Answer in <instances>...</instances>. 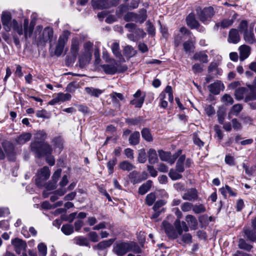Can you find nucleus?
I'll return each mask as SVG.
<instances>
[{
    "label": "nucleus",
    "instance_id": "nucleus-32",
    "mask_svg": "<svg viewBox=\"0 0 256 256\" xmlns=\"http://www.w3.org/2000/svg\"><path fill=\"white\" fill-rule=\"evenodd\" d=\"M140 134L138 132H134L129 138V142L132 145H136L139 143Z\"/></svg>",
    "mask_w": 256,
    "mask_h": 256
},
{
    "label": "nucleus",
    "instance_id": "nucleus-41",
    "mask_svg": "<svg viewBox=\"0 0 256 256\" xmlns=\"http://www.w3.org/2000/svg\"><path fill=\"white\" fill-rule=\"evenodd\" d=\"M114 240V239H110L108 240L102 241L97 244L96 247L98 248L100 250L106 248L110 246L112 244Z\"/></svg>",
    "mask_w": 256,
    "mask_h": 256
},
{
    "label": "nucleus",
    "instance_id": "nucleus-13",
    "mask_svg": "<svg viewBox=\"0 0 256 256\" xmlns=\"http://www.w3.org/2000/svg\"><path fill=\"white\" fill-rule=\"evenodd\" d=\"M12 244L14 247L16 252L18 254L25 250L26 244L21 239L16 238L12 240Z\"/></svg>",
    "mask_w": 256,
    "mask_h": 256
},
{
    "label": "nucleus",
    "instance_id": "nucleus-43",
    "mask_svg": "<svg viewBox=\"0 0 256 256\" xmlns=\"http://www.w3.org/2000/svg\"><path fill=\"white\" fill-rule=\"evenodd\" d=\"M142 138L147 142H152L153 140L150 130L148 128H144L142 130Z\"/></svg>",
    "mask_w": 256,
    "mask_h": 256
},
{
    "label": "nucleus",
    "instance_id": "nucleus-26",
    "mask_svg": "<svg viewBox=\"0 0 256 256\" xmlns=\"http://www.w3.org/2000/svg\"><path fill=\"white\" fill-rule=\"evenodd\" d=\"M237 14H234L232 16V18L230 19H224L220 23H218L216 24L217 26H220L222 28H226L228 26H231L234 22V20L236 18Z\"/></svg>",
    "mask_w": 256,
    "mask_h": 256
},
{
    "label": "nucleus",
    "instance_id": "nucleus-21",
    "mask_svg": "<svg viewBox=\"0 0 256 256\" xmlns=\"http://www.w3.org/2000/svg\"><path fill=\"white\" fill-rule=\"evenodd\" d=\"M244 38L246 42L249 44L254 42L255 40L252 27L250 30H248L244 32Z\"/></svg>",
    "mask_w": 256,
    "mask_h": 256
},
{
    "label": "nucleus",
    "instance_id": "nucleus-33",
    "mask_svg": "<svg viewBox=\"0 0 256 256\" xmlns=\"http://www.w3.org/2000/svg\"><path fill=\"white\" fill-rule=\"evenodd\" d=\"M32 137V134L30 133H25L20 135L16 139V142L20 144H23L28 141Z\"/></svg>",
    "mask_w": 256,
    "mask_h": 256
},
{
    "label": "nucleus",
    "instance_id": "nucleus-24",
    "mask_svg": "<svg viewBox=\"0 0 256 256\" xmlns=\"http://www.w3.org/2000/svg\"><path fill=\"white\" fill-rule=\"evenodd\" d=\"M248 87L250 90V92L245 98L244 100L246 102L256 100V86L248 85Z\"/></svg>",
    "mask_w": 256,
    "mask_h": 256
},
{
    "label": "nucleus",
    "instance_id": "nucleus-5",
    "mask_svg": "<svg viewBox=\"0 0 256 256\" xmlns=\"http://www.w3.org/2000/svg\"><path fill=\"white\" fill-rule=\"evenodd\" d=\"M174 211L175 214L178 218L174 222V226L177 230L178 234L181 235L183 232H188L189 228L186 225L185 222L182 221L180 222V218L182 217V213L180 210L178 208H176L174 209Z\"/></svg>",
    "mask_w": 256,
    "mask_h": 256
},
{
    "label": "nucleus",
    "instance_id": "nucleus-38",
    "mask_svg": "<svg viewBox=\"0 0 256 256\" xmlns=\"http://www.w3.org/2000/svg\"><path fill=\"white\" fill-rule=\"evenodd\" d=\"M92 60V57L88 58L87 56L81 55L79 58V65L82 68H84L88 66Z\"/></svg>",
    "mask_w": 256,
    "mask_h": 256
},
{
    "label": "nucleus",
    "instance_id": "nucleus-56",
    "mask_svg": "<svg viewBox=\"0 0 256 256\" xmlns=\"http://www.w3.org/2000/svg\"><path fill=\"white\" fill-rule=\"evenodd\" d=\"M181 236L182 241L186 244H191L192 242V236L189 233L182 234Z\"/></svg>",
    "mask_w": 256,
    "mask_h": 256
},
{
    "label": "nucleus",
    "instance_id": "nucleus-19",
    "mask_svg": "<svg viewBox=\"0 0 256 256\" xmlns=\"http://www.w3.org/2000/svg\"><path fill=\"white\" fill-rule=\"evenodd\" d=\"M239 51L240 54V59L241 61H243L249 56L250 48L248 46L244 44L239 48Z\"/></svg>",
    "mask_w": 256,
    "mask_h": 256
},
{
    "label": "nucleus",
    "instance_id": "nucleus-39",
    "mask_svg": "<svg viewBox=\"0 0 256 256\" xmlns=\"http://www.w3.org/2000/svg\"><path fill=\"white\" fill-rule=\"evenodd\" d=\"M52 142L55 148H58L61 150L63 148V140L60 136H56L54 138L52 139Z\"/></svg>",
    "mask_w": 256,
    "mask_h": 256
},
{
    "label": "nucleus",
    "instance_id": "nucleus-23",
    "mask_svg": "<svg viewBox=\"0 0 256 256\" xmlns=\"http://www.w3.org/2000/svg\"><path fill=\"white\" fill-rule=\"evenodd\" d=\"M193 59L203 63H208V56L204 52L195 53L193 56Z\"/></svg>",
    "mask_w": 256,
    "mask_h": 256
},
{
    "label": "nucleus",
    "instance_id": "nucleus-12",
    "mask_svg": "<svg viewBox=\"0 0 256 256\" xmlns=\"http://www.w3.org/2000/svg\"><path fill=\"white\" fill-rule=\"evenodd\" d=\"M23 26V34H24V38L26 40L28 38H30L32 34L34 23L33 22H31L29 24L28 20V19H24Z\"/></svg>",
    "mask_w": 256,
    "mask_h": 256
},
{
    "label": "nucleus",
    "instance_id": "nucleus-20",
    "mask_svg": "<svg viewBox=\"0 0 256 256\" xmlns=\"http://www.w3.org/2000/svg\"><path fill=\"white\" fill-rule=\"evenodd\" d=\"M84 91L89 96L94 97H98L103 92V90L92 87H86Z\"/></svg>",
    "mask_w": 256,
    "mask_h": 256
},
{
    "label": "nucleus",
    "instance_id": "nucleus-2",
    "mask_svg": "<svg viewBox=\"0 0 256 256\" xmlns=\"http://www.w3.org/2000/svg\"><path fill=\"white\" fill-rule=\"evenodd\" d=\"M34 36L35 41L39 45L44 46L48 42L51 44L54 38V30L50 27H46L42 30V26H36Z\"/></svg>",
    "mask_w": 256,
    "mask_h": 256
},
{
    "label": "nucleus",
    "instance_id": "nucleus-57",
    "mask_svg": "<svg viewBox=\"0 0 256 256\" xmlns=\"http://www.w3.org/2000/svg\"><path fill=\"white\" fill-rule=\"evenodd\" d=\"M112 101L118 102V100H124V97L121 93L113 92L110 94Z\"/></svg>",
    "mask_w": 256,
    "mask_h": 256
},
{
    "label": "nucleus",
    "instance_id": "nucleus-61",
    "mask_svg": "<svg viewBox=\"0 0 256 256\" xmlns=\"http://www.w3.org/2000/svg\"><path fill=\"white\" fill-rule=\"evenodd\" d=\"M136 18V15L133 12H128L124 16V20L126 22L135 20Z\"/></svg>",
    "mask_w": 256,
    "mask_h": 256
},
{
    "label": "nucleus",
    "instance_id": "nucleus-36",
    "mask_svg": "<svg viewBox=\"0 0 256 256\" xmlns=\"http://www.w3.org/2000/svg\"><path fill=\"white\" fill-rule=\"evenodd\" d=\"M183 46L184 51L186 52H190L192 50L194 46L192 36H190L188 40L183 44Z\"/></svg>",
    "mask_w": 256,
    "mask_h": 256
},
{
    "label": "nucleus",
    "instance_id": "nucleus-35",
    "mask_svg": "<svg viewBox=\"0 0 256 256\" xmlns=\"http://www.w3.org/2000/svg\"><path fill=\"white\" fill-rule=\"evenodd\" d=\"M242 107L240 104H236L232 106L228 114V118H230L231 114L237 116L242 110Z\"/></svg>",
    "mask_w": 256,
    "mask_h": 256
},
{
    "label": "nucleus",
    "instance_id": "nucleus-52",
    "mask_svg": "<svg viewBox=\"0 0 256 256\" xmlns=\"http://www.w3.org/2000/svg\"><path fill=\"white\" fill-rule=\"evenodd\" d=\"M138 161L140 163H144L146 160V156L145 150L140 149L138 150Z\"/></svg>",
    "mask_w": 256,
    "mask_h": 256
},
{
    "label": "nucleus",
    "instance_id": "nucleus-18",
    "mask_svg": "<svg viewBox=\"0 0 256 256\" xmlns=\"http://www.w3.org/2000/svg\"><path fill=\"white\" fill-rule=\"evenodd\" d=\"M187 24L191 28H198L200 24L198 20H196L194 15L192 14H190L186 18Z\"/></svg>",
    "mask_w": 256,
    "mask_h": 256
},
{
    "label": "nucleus",
    "instance_id": "nucleus-27",
    "mask_svg": "<svg viewBox=\"0 0 256 256\" xmlns=\"http://www.w3.org/2000/svg\"><path fill=\"white\" fill-rule=\"evenodd\" d=\"M93 46V43L88 42L84 45V52L82 55L87 56L88 58L92 57V48Z\"/></svg>",
    "mask_w": 256,
    "mask_h": 256
},
{
    "label": "nucleus",
    "instance_id": "nucleus-8",
    "mask_svg": "<svg viewBox=\"0 0 256 256\" xmlns=\"http://www.w3.org/2000/svg\"><path fill=\"white\" fill-rule=\"evenodd\" d=\"M50 172L48 166H44L38 172L35 182L38 186H42L44 182L46 180L50 177Z\"/></svg>",
    "mask_w": 256,
    "mask_h": 256
},
{
    "label": "nucleus",
    "instance_id": "nucleus-58",
    "mask_svg": "<svg viewBox=\"0 0 256 256\" xmlns=\"http://www.w3.org/2000/svg\"><path fill=\"white\" fill-rule=\"evenodd\" d=\"M222 100L226 104H232L234 102L232 98L228 94H224L222 98Z\"/></svg>",
    "mask_w": 256,
    "mask_h": 256
},
{
    "label": "nucleus",
    "instance_id": "nucleus-29",
    "mask_svg": "<svg viewBox=\"0 0 256 256\" xmlns=\"http://www.w3.org/2000/svg\"><path fill=\"white\" fill-rule=\"evenodd\" d=\"M148 162L150 164H154L158 161V156L156 151L150 148L148 151Z\"/></svg>",
    "mask_w": 256,
    "mask_h": 256
},
{
    "label": "nucleus",
    "instance_id": "nucleus-30",
    "mask_svg": "<svg viewBox=\"0 0 256 256\" xmlns=\"http://www.w3.org/2000/svg\"><path fill=\"white\" fill-rule=\"evenodd\" d=\"M36 141L42 142L47 138V134L44 130H40L36 132L34 136Z\"/></svg>",
    "mask_w": 256,
    "mask_h": 256
},
{
    "label": "nucleus",
    "instance_id": "nucleus-49",
    "mask_svg": "<svg viewBox=\"0 0 256 256\" xmlns=\"http://www.w3.org/2000/svg\"><path fill=\"white\" fill-rule=\"evenodd\" d=\"M156 200V196L154 193L151 192L148 194L146 198V202L149 206H152Z\"/></svg>",
    "mask_w": 256,
    "mask_h": 256
},
{
    "label": "nucleus",
    "instance_id": "nucleus-47",
    "mask_svg": "<svg viewBox=\"0 0 256 256\" xmlns=\"http://www.w3.org/2000/svg\"><path fill=\"white\" fill-rule=\"evenodd\" d=\"M61 230L65 234L70 235L74 232V227L72 225L66 224L62 226Z\"/></svg>",
    "mask_w": 256,
    "mask_h": 256
},
{
    "label": "nucleus",
    "instance_id": "nucleus-54",
    "mask_svg": "<svg viewBox=\"0 0 256 256\" xmlns=\"http://www.w3.org/2000/svg\"><path fill=\"white\" fill-rule=\"evenodd\" d=\"M129 252L132 251L136 254H140L142 252L141 249L139 246L134 242H129Z\"/></svg>",
    "mask_w": 256,
    "mask_h": 256
},
{
    "label": "nucleus",
    "instance_id": "nucleus-60",
    "mask_svg": "<svg viewBox=\"0 0 256 256\" xmlns=\"http://www.w3.org/2000/svg\"><path fill=\"white\" fill-rule=\"evenodd\" d=\"M116 159L114 158L110 160L108 162L107 164V166L109 170L110 174H112L113 172L114 168V166L116 164Z\"/></svg>",
    "mask_w": 256,
    "mask_h": 256
},
{
    "label": "nucleus",
    "instance_id": "nucleus-14",
    "mask_svg": "<svg viewBox=\"0 0 256 256\" xmlns=\"http://www.w3.org/2000/svg\"><path fill=\"white\" fill-rule=\"evenodd\" d=\"M224 85L220 81L217 80L208 86L210 92L214 94H218L221 90H224Z\"/></svg>",
    "mask_w": 256,
    "mask_h": 256
},
{
    "label": "nucleus",
    "instance_id": "nucleus-28",
    "mask_svg": "<svg viewBox=\"0 0 256 256\" xmlns=\"http://www.w3.org/2000/svg\"><path fill=\"white\" fill-rule=\"evenodd\" d=\"M246 88L244 87L238 88L235 90V98L238 100H241L244 98V95L247 92Z\"/></svg>",
    "mask_w": 256,
    "mask_h": 256
},
{
    "label": "nucleus",
    "instance_id": "nucleus-3",
    "mask_svg": "<svg viewBox=\"0 0 256 256\" xmlns=\"http://www.w3.org/2000/svg\"><path fill=\"white\" fill-rule=\"evenodd\" d=\"M31 150L38 157L42 155H48L52 154V148L48 144L44 142L34 141L31 143Z\"/></svg>",
    "mask_w": 256,
    "mask_h": 256
},
{
    "label": "nucleus",
    "instance_id": "nucleus-64",
    "mask_svg": "<svg viewBox=\"0 0 256 256\" xmlns=\"http://www.w3.org/2000/svg\"><path fill=\"white\" fill-rule=\"evenodd\" d=\"M102 58L106 62L115 63V60L111 58L109 54L106 51H104L102 52Z\"/></svg>",
    "mask_w": 256,
    "mask_h": 256
},
{
    "label": "nucleus",
    "instance_id": "nucleus-34",
    "mask_svg": "<svg viewBox=\"0 0 256 256\" xmlns=\"http://www.w3.org/2000/svg\"><path fill=\"white\" fill-rule=\"evenodd\" d=\"M152 185V182L150 180L147 181L146 183L142 185L138 189L140 194L143 195L146 193L150 188Z\"/></svg>",
    "mask_w": 256,
    "mask_h": 256
},
{
    "label": "nucleus",
    "instance_id": "nucleus-37",
    "mask_svg": "<svg viewBox=\"0 0 256 256\" xmlns=\"http://www.w3.org/2000/svg\"><path fill=\"white\" fill-rule=\"evenodd\" d=\"M92 3L94 8H96L103 9L108 8L106 1L104 0H92Z\"/></svg>",
    "mask_w": 256,
    "mask_h": 256
},
{
    "label": "nucleus",
    "instance_id": "nucleus-50",
    "mask_svg": "<svg viewBox=\"0 0 256 256\" xmlns=\"http://www.w3.org/2000/svg\"><path fill=\"white\" fill-rule=\"evenodd\" d=\"M56 96L58 102H64L66 100H69L71 98V95L68 93H58Z\"/></svg>",
    "mask_w": 256,
    "mask_h": 256
},
{
    "label": "nucleus",
    "instance_id": "nucleus-45",
    "mask_svg": "<svg viewBox=\"0 0 256 256\" xmlns=\"http://www.w3.org/2000/svg\"><path fill=\"white\" fill-rule=\"evenodd\" d=\"M238 248L247 251H250L252 248V246L247 244L245 240L242 238L239 240L238 241Z\"/></svg>",
    "mask_w": 256,
    "mask_h": 256
},
{
    "label": "nucleus",
    "instance_id": "nucleus-46",
    "mask_svg": "<svg viewBox=\"0 0 256 256\" xmlns=\"http://www.w3.org/2000/svg\"><path fill=\"white\" fill-rule=\"evenodd\" d=\"M244 234L250 240L254 242L256 240V231L246 229L244 230Z\"/></svg>",
    "mask_w": 256,
    "mask_h": 256
},
{
    "label": "nucleus",
    "instance_id": "nucleus-17",
    "mask_svg": "<svg viewBox=\"0 0 256 256\" xmlns=\"http://www.w3.org/2000/svg\"><path fill=\"white\" fill-rule=\"evenodd\" d=\"M184 200L194 201L198 198V192L195 188H191L188 190L182 196Z\"/></svg>",
    "mask_w": 256,
    "mask_h": 256
},
{
    "label": "nucleus",
    "instance_id": "nucleus-25",
    "mask_svg": "<svg viewBox=\"0 0 256 256\" xmlns=\"http://www.w3.org/2000/svg\"><path fill=\"white\" fill-rule=\"evenodd\" d=\"M119 168L124 171H130L134 168V166L127 160H124L119 164Z\"/></svg>",
    "mask_w": 256,
    "mask_h": 256
},
{
    "label": "nucleus",
    "instance_id": "nucleus-11",
    "mask_svg": "<svg viewBox=\"0 0 256 256\" xmlns=\"http://www.w3.org/2000/svg\"><path fill=\"white\" fill-rule=\"evenodd\" d=\"M129 243L120 242L115 245L114 252L118 256H122L129 252Z\"/></svg>",
    "mask_w": 256,
    "mask_h": 256
},
{
    "label": "nucleus",
    "instance_id": "nucleus-6",
    "mask_svg": "<svg viewBox=\"0 0 256 256\" xmlns=\"http://www.w3.org/2000/svg\"><path fill=\"white\" fill-rule=\"evenodd\" d=\"M102 68L104 72L108 74H114L117 72H124L128 69L126 66L119 64L116 61L115 63H112L110 64H103Z\"/></svg>",
    "mask_w": 256,
    "mask_h": 256
},
{
    "label": "nucleus",
    "instance_id": "nucleus-22",
    "mask_svg": "<svg viewBox=\"0 0 256 256\" xmlns=\"http://www.w3.org/2000/svg\"><path fill=\"white\" fill-rule=\"evenodd\" d=\"M186 220L192 230H196L198 222L196 218L192 215L188 214L186 216Z\"/></svg>",
    "mask_w": 256,
    "mask_h": 256
},
{
    "label": "nucleus",
    "instance_id": "nucleus-51",
    "mask_svg": "<svg viewBox=\"0 0 256 256\" xmlns=\"http://www.w3.org/2000/svg\"><path fill=\"white\" fill-rule=\"evenodd\" d=\"M193 212L196 214L202 213L206 212V209L204 206L202 204L193 205Z\"/></svg>",
    "mask_w": 256,
    "mask_h": 256
},
{
    "label": "nucleus",
    "instance_id": "nucleus-63",
    "mask_svg": "<svg viewBox=\"0 0 256 256\" xmlns=\"http://www.w3.org/2000/svg\"><path fill=\"white\" fill-rule=\"evenodd\" d=\"M238 29L241 32H244L245 31L248 30L247 21L242 20L238 26Z\"/></svg>",
    "mask_w": 256,
    "mask_h": 256
},
{
    "label": "nucleus",
    "instance_id": "nucleus-48",
    "mask_svg": "<svg viewBox=\"0 0 256 256\" xmlns=\"http://www.w3.org/2000/svg\"><path fill=\"white\" fill-rule=\"evenodd\" d=\"M225 115H226L225 110L223 108H219L217 112V116H218V122L220 124H224Z\"/></svg>",
    "mask_w": 256,
    "mask_h": 256
},
{
    "label": "nucleus",
    "instance_id": "nucleus-44",
    "mask_svg": "<svg viewBox=\"0 0 256 256\" xmlns=\"http://www.w3.org/2000/svg\"><path fill=\"white\" fill-rule=\"evenodd\" d=\"M74 241L76 244L80 246H88L89 244L88 240L82 236L75 238Z\"/></svg>",
    "mask_w": 256,
    "mask_h": 256
},
{
    "label": "nucleus",
    "instance_id": "nucleus-59",
    "mask_svg": "<svg viewBox=\"0 0 256 256\" xmlns=\"http://www.w3.org/2000/svg\"><path fill=\"white\" fill-rule=\"evenodd\" d=\"M144 102V98L141 97L138 100H133L130 102V104L136 108H140Z\"/></svg>",
    "mask_w": 256,
    "mask_h": 256
},
{
    "label": "nucleus",
    "instance_id": "nucleus-62",
    "mask_svg": "<svg viewBox=\"0 0 256 256\" xmlns=\"http://www.w3.org/2000/svg\"><path fill=\"white\" fill-rule=\"evenodd\" d=\"M193 208V204L190 202H186L181 206L182 210L184 212H189Z\"/></svg>",
    "mask_w": 256,
    "mask_h": 256
},
{
    "label": "nucleus",
    "instance_id": "nucleus-10",
    "mask_svg": "<svg viewBox=\"0 0 256 256\" xmlns=\"http://www.w3.org/2000/svg\"><path fill=\"white\" fill-rule=\"evenodd\" d=\"M162 228L164 230L168 236L170 238L176 239L180 235L176 228H175L174 230L173 226L166 221L162 222Z\"/></svg>",
    "mask_w": 256,
    "mask_h": 256
},
{
    "label": "nucleus",
    "instance_id": "nucleus-40",
    "mask_svg": "<svg viewBox=\"0 0 256 256\" xmlns=\"http://www.w3.org/2000/svg\"><path fill=\"white\" fill-rule=\"evenodd\" d=\"M79 50V42L76 39H73L72 42L70 52L74 56H76Z\"/></svg>",
    "mask_w": 256,
    "mask_h": 256
},
{
    "label": "nucleus",
    "instance_id": "nucleus-15",
    "mask_svg": "<svg viewBox=\"0 0 256 256\" xmlns=\"http://www.w3.org/2000/svg\"><path fill=\"white\" fill-rule=\"evenodd\" d=\"M111 49L113 54L118 59L120 62H125V60L121 54L118 42H114L111 46Z\"/></svg>",
    "mask_w": 256,
    "mask_h": 256
},
{
    "label": "nucleus",
    "instance_id": "nucleus-53",
    "mask_svg": "<svg viewBox=\"0 0 256 256\" xmlns=\"http://www.w3.org/2000/svg\"><path fill=\"white\" fill-rule=\"evenodd\" d=\"M40 256H46L47 253L46 246L44 243L40 244L38 246Z\"/></svg>",
    "mask_w": 256,
    "mask_h": 256
},
{
    "label": "nucleus",
    "instance_id": "nucleus-9",
    "mask_svg": "<svg viewBox=\"0 0 256 256\" xmlns=\"http://www.w3.org/2000/svg\"><path fill=\"white\" fill-rule=\"evenodd\" d=\"M159 156L160 160L162 161L167 162L170 164H172L176 160L178 157L181 154L182 150H178V152L171 156V154L170 152H166L163 150H158Z\"/></svg>",
    "mask_w": 256,
    "mask_h": 256
},
{
    "label": "nucleus",
    "instance_id": "nucleus-55",
    "mask_svg": "<svg viewBox=\"0 0 256 256\" xmlns=\"http://www.w3.org/2000/svg\"><path fill=\"white\" fill-rule=\"evenodd\" d=\"M168 175L172 180H178L182 178V176L178 174V172L173 169H171L170 170Z\"/></svg>",
    "mask_w": 256,
    "mask_h": 256
},
{
    "label": "nucleus",
    "instance_id": "nucleus-42",
    "mask_svg": "<svg viewBox=\"0 0 256 256\" xmlns=\"http://www.w3.org/2000/svg\"><path fill=\"white\" fill-rule=\"evenodd\" d=\"M124 54L127 57L131 58L136 54V51L130 46H126L124 47L123 50Z\"/></svg>",
    "mask_w": 256,
    "mask_h": 256
},
{
    "label": "nucleus",
    "instance_id": "nucleus-7",
    "mask_svg": "<svg viewBox=\"0 0 256 256\" xmlns=\"http://www.w3.org/2000/svg\"><path fill=\"white\" fill-rule=\"evenodd\" d=\"M70 35V32L68 30H65L60 36L54 51V54L56 56H59L62 54L64 46L68 42Z\"/></svg>",
    "mask_w": 256,
    "mask_h": 256
},
{
    "label": "nucleus",
    "instance_id": "nucleus-31",
    "mask_svg": "<svg viewBox=\"0 0 256 256\" xmlns=\"http://www.w3.org/2000/svg\"><path fill=\"white\" fill-rule=\"evenodd\" d=\"M186 160L185 155H182L178 158L176 164V170L178 172H182L184 170V162Z\"/></svg>",
    "mask_w": 256,
    "mask_h": 256
},
{
    "label": "nucleus",
    "instance_id": "nucleus-4",
    "mask_svg": "<svg viewBox=\"0 0 256 256\" xmlns=\"http://www.w3.org/2000/svg\"><path fill=\"white\" fill-rule=\"evenodd\" d=\"M196 12L198 18L204 24H208L210 22L214 14V10L212 6L206 7L203 9L198 7L196 9Z\"/></svg>",
    "mask_w": 256,
    "mask_h": 256
},
{
    "label": "nucleus",
    "instance_id": "nucleus-1",
    "mask_svg": "<svg viewBox=\"0 0 256 256\" xmlns=\"http://www.w3.org/2000/svg\"><path fill=\"white\" fill-rule=\"evenodd\" d=\"M1 20L4 29L6 32L13 30L14 33L19 36L23 34V30L20 24H19L16 19H12L10 13L8 12H4L1 16Z\"/></svg>",
    "mask_w": 256,
    "mask_h": 256
},
{
    "label": "nucleus",
    "instance_id": "nucleus-16",
    "mask_svg": "<svg viewBox=\"0 0 256 256\" xmlns=\"http://www.w3.org/2000/svg\"><path fill=\"white\" fill-rule=\"evenodd\" d=\"M240 40V36L238 30L236 28L231 29L228 34V41L230 43L237 44Z\"/></svg>",
    "mask_w": 256,
    "mask_h": 256
}]
</instances>
